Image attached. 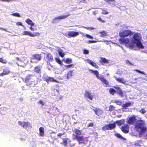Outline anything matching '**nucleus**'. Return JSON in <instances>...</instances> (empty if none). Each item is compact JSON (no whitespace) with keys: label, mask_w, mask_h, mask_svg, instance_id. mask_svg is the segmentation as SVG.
I'll return each instance as SVG.
<instances>
[{"label":"nucleus","mask_w":147,"mask_h":147,"mask_svg":"<svg viewBox=\"0 0 147 147\" xmlns=\"http://www.w3.org/2000/svg\"><path fill=\"white\" fill-rule=\"evenodd\" d=\"M26 22L28 25H30L33 22L32 20L29 19H27L25 21Z\"/></svg>","instance_id":"obj_33"},{"label":"nucleus","mask_w":147,"mask_h":147,"mask_svg":"<svg viewBox=\"0 0 147 147\" xmlns=\"http://www.w3.org/2000/svg\"><path fill=\"white\" fill-rule=\"evenodd\" d=\"M11 15L13 16H16V17H20V15L19 14V13H12Z\"/></svg>","instance_id":"obj_39"},{"label":"nucleus","mask_w":147,"mask_h":147,"mask_svg":"<svg viewBox=\"0 0 147 147\" xmlns=\"http://www.w3.org/2000/svg\"><path fill=\"white\" fill-rule=\"evenodd\" d=\"M142 36L140 34L138 33H134L130 39L127 38H120L119 39V42L131 50H136L135 43L141 40Z\"/></svg>","instance_id":"obj_1"},{"label":"nucleus","mask_w":147,"mask_h":147,"mask_svg":"<svg viewBox=\"0 0 147 147\" xmlns=\"http://www.w3.org/2000/svg\"><path fill=\"white\" fill-rule=\"evenodd\" d=\"M41 55L39 54H35L33 56L32 59L40 61L41 59Z\"/></svg>","instance_id":"obj_20"},{"label":"nucleus","mask_w":147,"mask_h":147,"mask_svg":"<svg viewBox=\"0 0 147 147\" xmlns=\"http://www.w3.org/2000/svg\"><path fill=\"white\" fill-rule=\"evenodd\" d=\"M23 35L29 36L31 37H34L36 36H39L40 35V34L38 32L32 33L30 32L24 31L23 32Z\"/></svg>","instance_id":"obj_8"},{"label":"nucleus","mask_w":147,"mask_h":147,"mask_svg":"<svg viewBox=\"0 0 147 147\" xmlns=\"http://www.w3.org/2000/svg\"><path fill=\"white\" fill-rule=\"evenodd\" d=\"M55 60L56 62L59 64H61V61L59 58H56Z\"/></svg>","instance_id":"obj_43"},{"label":"nucleus","mask_w":147,"mask_h":147,"mask_svg":"<svg viewBox=\"0 0 147 147\" xmlns=\"http://www.w3.org/2000/svg\"><path fill=\"white\" fill-rule=\"evenodd\" d=\"M38 103L41 104L42 106L44 105L45 104V102H44L42 100H40L39 101Z\"/></svg>","instance_id":"obj_48"},{"label":"nucleus","mask_w":147,"mask_h":147,"mask_svg":"<svg viewBox=\"0 0 147 147\" xmlns=\"http://www.w3.org/2000/svg\"><path fill=\"white\" fill-rule=\"evenodd\" d=\"M73 71H69L67 75V79H69L72 76V74Z\"/></svg>","instance_id":"obj_29"},{"label":"nucleus","mask_w":147,"mask_h":147,"mask_svg":"<svg viewBox=\"0 0 147 147\" xmlns=\"http://www.w3.org/2000/svg\"><path fill=\"white\" fill-rule=\"evenodd\" d=\"M75 136L76 137V139L79 142V144L83 143L84 141V139L83 138V136H80L77 135H75Z\"/></svg>","instance_id":"obj_13"},{"label":"nucleus","mask_w":147,"mask_h":147,"mask_svg":"<svg viewBox=\"0 0 147 147\" xmlns=\"http://www.w3.org/2000/svg\"><path fill=\"white\" fill-rule=\"evenodd\" d=\"M86 61L95 68H98V66L95 63L93 62L92 60L89 59H87L86 60Z\"/></svg>","instance_id":"obj_18"},{"label":"nucleus","mask_w":147,"mask_h":147,"mask_svg":"<svg viewBox=\"0 0 147 147\" xmlns=\"http://www.w3.org/2000/svg\"><path fill=\"white\" fill-rule=\"evenodd\" d=\"M96 42V41H94V40H93V41H91V40H89L88 42V43H95Z\"/></svg>","instance_id":"obj_52"},{"label":"nucleus","mask_w":147,"mask_h":147,"mask_svg":"<svg viewBox=\"0 0 147 147\" xmlns=\"http://www.w3.org/2000/svg\"><path fill=\"white\" fill-rule=\"evenodd\" d=\"M142 78V79H143L145 80H147L146 79H145V78Z\"/></svg>","instance_id":"obj_63"},{"label":"nucleus","mask_w":147,"mask_h":147,"mask_svg":"<svg viewBox=\"0 0 147 147\" xmlns=\"http://www.w3.org/2000/svg\"><path fill=\"white\" fill-rule=\"evenodd\" d=\"M10 71L7 68H6L3 69V72L0 74V76H3L6 75L10 73Z\"/></svg>","instance_id":"obj_17"},{"label":"nucleus","mask_w":147,"mask_h":147,"mask_svg":"<svg viewBox=\"0 0 147 147\" xmlns=\"http://www.w3.org/2000/svg\"><path fill=\"white\" fill-rule=\"evenodd\" d=\"M126 63L127 64H128V63H129V64H130L131 65H133L132 63H131L128 61H127Z\"/></svg>","instance_id":"obj_60"},{"label":"nucleus","mask_w":147,"mask_h":147,"mask_svg":"<svg viewBox=\"0 0 147 147\" xmlns=\"http://www.w3.org/2000/svg\"><path fill=\"white\" fill-rule=\"evenodd\" d=\"M115 136L118 138L121 139H122L123 138V137L120 134L118 133H115Z\"/></svg>","instance_id":"obj_35"},{"label":"nucleus","mask_w":147,"mask_h":147,"mask_svg":"<svg viewBox=\"0 0 147 147\" xmlns=\"http://www.w3.org/2000/svg\"><path fill=\"white\" fill-rule=\"evenodd\" d=\"M144 125V121L141 120H138L135 124V128L140 136L145 137L147 138V131Z\"/></svg>","instance_id":"obj_2"},{"label":"nucleus","mask_w":147,"mask_h":147,"mask_svg":"<svg viewBox=\"0 0 147 147\" xmlns=\"http://www.w3.org/2000/svg\"><path fill=\"white\" fill-rule=\"evenodd\" d=\"M131 32L130 30H125L120 32L119 33V36L121 37H126L129 36H130L131 34Z\"/></svg>","instance_id":"obj_7"},{"label":"nucleus","mask_w":147,"mask_h":147,"mask_svg":"<svg viewBox=\"0 0 147 147\" xmlns=\"http://www.w3.org/2000/svg\"><path fill=\"white\" fill-rule=\"evenodd\" d=\"M63 144L64 146H66L67 145V142L69 143L70 142V140L68 138H65L63 139Z\"/></svg>","instance_id":"obj_23"},{"label":"nucleus","mask_w":147,"mask_h":147,"mask_svg":"<svg viewBox=\"0 0 147 147\" xmlns=\"http://www.w3.org/2000/svg\"><path fill=\"white\" fill-rule=\"evenodd\" d=\"M124 120H121L119 121H117L115 123L118 124L119 125H121L122 124H124Z\"/></svg>","instance_id":"obj_25"},{"label":"nucleus","mask_w":147,"mask_h":147,"mask_svg":"<svg viewBox=\"0 0 147 147\" xmlns=\"http://www.w3.org/2000/svg\"><path fill=\"white\" fill-rule=\"evenodd\" d=\"M79 34L78 32L74 31H69L67 33H65L64 35L66 37L69 38L74 37L78 36Z\"/></svg>","instance_id":"obj_6"},{"label":"nucleus","mask_w":147,"mask_h":147,"mask_svg":"<svg viewBox=\"0 0 147 147\" xmlns=\"http://www.w3.org/2000/svg\"><path fill=\"white\" fill-rule=\"evenodd\" d=\"M100 61L102 63H108V60L105 58L101 57Z\"/></svg>","instance_id":"obj_24"},{"label":"nucleus","mask_w":147,"mask_h":147,"mask_svg":"<svg viewBox=\"0 0 147 147\" xmlns=\"http://www.w3.org/2000/svg\"><path fill=\"white\" fill-rule=\"evenodd\" d=\"M35 71L37 72H39L40 71V68L39 67H37L35 68Z\"/></svg>","instance_id":"obj_42"},{"label":"nucleus","mask_w":147,"mask_h":147,"mask_svg":"<svg viewBox=\"0 0 147 147\" xmlns=\"http://www.w3.org/2000/svg\"><path fill=\"white\" fill-rule=\"evenodd\" d=\"M109 91L110 94H111L112 95H113L114 94V93L115 92V91L113 89H110L109 90Z\"/></svg>","instance_id":"obj_37"},{"label":"nucleus","mask_w":147,"mask_h":147,"mask_svg":"<svg viewBox=\"0 0 147 147\" xmlns=\"http://www.w3.org/2000/svg\"><path fill=\"white\" fill-rule=\"evenodd\" d=\"M74 131L76 134L77 135H80L81 134L80 130L76 129H75Z\"/></svg>","instance_id":"obj_31"},{"label":"nucleus","mask_w":147,"mask_h":147,"mask_svg":"<svg viewBox=\"0 0 147 147\" xmlns=\"http://www.w3.org/2000/svg\"><path fill=\"white\" fill-rule=\"evenodd\" d=\"M59 83H60L61 84H64V82H59Z\"/></svg>","instance_id":"obj_62"},{"label":"nucleus","mask_w":147,"mask_h":147,"mask_svg":"<svg viewBox=\"0 0 147 147\" xmlns=\"http://www.w3.org/2000/svg\"><path fill=\"white\" fill-rule=\"evenodd\" d=\"M26 81L28 85H30L34 82V80L32 79L30 76H28L26 79Z\"/></svg>","instance_id":"obj_10"},{"label":"nucleus","mask_w":147,"mask_h":147,"mask_svg":"<svg viewBox=\"0 0 147 147\" xmlns=\"http://www.w3.org/2000/svg\"><path fill=\"white\" fill-rule=\"evenodd\" d=\"M93 125V123H90L88 125V127H91Z\"/></svg>","instance_id":"obj_58"},{"label":"nucleus","mask_w":147,"mask_h":147,"mask_svg":"<svg viewBox=\"0 0 147 147\" xmlns=\"http://www.w3.org/2000/svg\"><path fill=\"white\" fill-rule=\"evenodd\" d=\"M16 25L18 26L20 25L22 26H24L22 25V23L20 22H18L16 23Z\"/></svg>","instance_id":"obj_49"},{"label":"nucleus","mask_w":147,"mask_h":147,"mask_svg":"<svg viewBox=\"0 0 147 147\" xmlns=\"http://www.w3.org/2000/svg\"><path fill=\"white\" fill-rule=\"evenodd\" d=\"M79 32V33H80L83 36H86V35H87V34L85 33H83V32Z\"/></svg>","instance_id":"obj_51"},{"label":"nucleus","mask_w":147,"mask_h":147,"mask_svg":"<svg viewBox=\"0 0 147 147\" xmlns=\"http://www.w3.org/2000/svg\"><path fill=\"white\" fill-rule=\"evenodd\" d=\"M80 2H83L84 3H85V0H81L80 1Z\"/></svg>","instance_id":"obj_59"},{"label":"nucleus","mask_w":147,"mask_h":147,"mask_svg":"<svg viewBox=\"0 0 147 147\" xmlns=\"http://www.w3.org/2000/svg\"><path fill=\"white\" fill-rule=\"evenodd\" d=\"M102 13L104 14H108V12L107 11L105 10L102 9Z\"/></svg>","instance_id":"obj_44"},{"label":"nucleus","mask_w":147,"mask_h":147,"mask_svg":"<svg viewBox=\"0 0 147 147\" xmlns=\"http://www.w3.org/2000/svg\"><path fill=\"white\" fill-rule=\"evenodd\" d=\"M134 71H137V72L140 73H141V74H145V73H144V72H142V71H141L138 69H135L134 70Z\"/></svg>","instance_id":"obj_45"},{"label":"nucleus","mask_w":147,"mask_h":147,"mask_svg":"<svg viewBox=\"0 0 147 147\" xmlns=\"http://www.w3.org/2000/svg\"><path fill=\"white\" fill-rule=\"evenodd\" d=\"M135 45L136 47H137L139 49H144V46L142 43L141 40L135 43Z\"/></svg>","instance_id":"obj_15"},{"label":"nucleus","mask_w":147,"mask_h":147,"mask_svg":"<svg viewBox=\"0 0 147 147\" xmlns=\"http://www.w3.org/2000/svg\"><path fill=\"white\" fill-rule=\"evenodd\" d=\"M86 97L88 98L90 100H92L93 97V95L89 91H86L85 94Z\"/></svg>","instance_id":"obj_16"},{"label":"nucleus","mask_w":147,"mask_h":147,"mask_svg":"<svg viewBox=\"0 0 147 147\" xmlns=\"http://www.w3.org/2000/svg\"><path fill=\"white\" fill-rule=\"evenodd\" d=\"M114 102L117 104L119 105H121L122 102L121 101H119L117 100L115 101V102Z\"/></svg>","instance_id":"obj_46"},{"label":"nucleus","mask_w":147,"mask_h":147,"mask_svg":"<svg viewBox=\"0 0 147 147\" xmlns=\"http://www.w3.org/2000/svg\"><path fill=\"white\" fill-rule=\"evenodd\" d=\"M133 103V102H127L124 104L123 106V107L124 108H126L127 107H128L129 106H130Z\"/></svg>","instance_id":"obj_27"},{"label":"nucleus","mask_w":147,"mask_h":147,"mask_svg":"<svg viewBox=\"0 0 147 147\" xmlns=\"http://www.w3.org/2000/svg\"><path fill=\"white\" fill-rule=\"evenodd\" d=\"M58 52L59 55L62 57H64L65 54L63 51L61 49H59L58 50Z\"/></svg>","instance_id":"obj_26"},{"label":"nucleus","mask_w":147,"mask_h":147,"mask_svg":"<svg viewBox=\"0 0 147 147\" xmlns=\"http://www.w3.org/2000/svg\"><path fill=\"white\" fill-rule=\"evenodd\" d=\"M72 65H65V66L67 68L70 67Z\"/></svg>","instance_id":"obj_54"},{"label":"nucleus","mask_w":147,"mask_h":147,"mask_svg":"<svg viewBox=\"0 0 147 147\" xmlns=\"http://www.w3.org/2000/svg\"><path fill=\"white\" fill-rule=\"evenodd\" d=\"M99 33L101 34L100 36L101 37H104L107 36V34L106 32L105 31L100 32H99Z\"/></svg>","instance_id":"obj_28"},{"label":"nucleus","mask_w":147,"mask_h":147,"mask_svg":"<svg viewBox=\"0 0 147 147\" xmlns=\"http://www.w3.org/2000/svg\"><path fill=\"white\" fill-rule=\"evenodd\" d=\"M90 72L96 75V77L100 80L102 82L105 84L108 85L109 82L103 77L100 76L98 72L97 71H94L92 69L90 70Z\"/></svg>","instance_id":"obj_3"},{"label":"nucleus","mask_w":147,"mask_h":147,"mask_svg":"<svg viewBox=\"0 0 147 147\" xmlns=\"http://www.w3.org/2000/svg\"><path fill=\"white\" fill-rule=\"evenodd\" d=\"M39 130L40 135L43 136L44 135V128L43 127H40L39 129Z\"/></svg>","instance_id":"obj_21"},{"label":"nucleus","mask_w":147,"mask_h":147,"mask_svg":"<svg viewBox=\"0 0 147 147\" xmlns=\"http://www.w3.org/2000/svg\"><path fill=\"white\" fill-rule=\"evenodd\" d=\"M16 59L17 60H18V61H21V60L19 58H18V57H16Z\"/></svg>","instance_id":"obj_61"},{"label":"nucleus","mask_w":147,"mask_h":147,"mask_svg":"<svg viewBox=\"0 0 147 147\" xmlns=\"http://www.w3.org/2000/svg\"><path fill=\"white\" fill-rule=\"evenodd\" d=\"M70 14H68L66 15H62L55 17L52 21L53 23H55L58 22V21L61 20L65 19L69 16Z\"/></svg>","instance_id":"obj_5"},{"label":"nucleus","mask_w":147,"mask_h":147,"mask_svg":"<svg viewBox=\"0 0 147 147\" xmlns=\"http://www.w3.org/2000/svg\"><path fill=\"white\" fill-rule=\"evenodd\" d=\"M63 134L64 133H59L57 134V135L58 136H60L63 135Z\"/></svg>","instance_id":"obj_57"},{"label":"nucleus","mask_w":147,"mask_h":147,"mask_svg":"<svg viewBox=\"0 0 147 147\" xmlns=\"http://www.w3.org/2000/svg\"><path fill=\"white\" fill-rule=\"evenodd\" d=\"M115 107L112 105L110 106L109 107V110L110 111H112L115 109Z\"/></svg>","instance_id":"obj_40"},{"label":"nucleus","mask_w":147,"mask_h":147,"mask_svg":"<svg viewBox=\"0 0 147 147\" xmlns=\"http://www.w3.org/2000/svg\"><path fill=\"white\" fill-rule=\"evenodd\" d=\"M48 81H49L50 82H59L56 80L54 79V78H53L49 77L47 80Z\"/></svg>","instance_id":"obj_30"},{"label":"nucleus","mask_w":147,"mask_h":147,"mask_svg":"<svg viewBox=\"0 0 147 147\" xmlns=\"http://www.w3.org/2000/svg\"><path fill=\"white\" fill-rule=\"evenodd\" d=\"M129 127L128 125H125L121 127V129L123 132L125 133H127L129 132Z\"/></svg>","instance_id":"obj_11"},{"label":"nucleus","mask_w":147,"mask_h":147,"mask_svg":"<svg viewBox=\"0 0 147 147\" xmlns=\"http://www.w3.org/2000/svg\"><path fill=\"white\" fill-rule=\"evenodd\" d=\"M0 28L1 29H2L3 30H5V31H6V30L5 29H4L2 28Z\"/></svg>","instance_id":"obj_64"},{"label":"nucleus","mask_w":147,"mask_h":147,"mask_svg":"<svg viewBox=\"0 0 147 147\" xmlns=\"http://www.w3.org/2000/svg\"><path fill=\"white\" fill-rule=\"evenodd\" d=\"M116 126L115 123L113 124H109L106 125L102 127V129L104 130L111 129H114Z\"/></svg>","instance_id":"obj_9"},{"label":"nucleus","mask_w":147,"mask_h":147,"mask_svg":"<svg viewBox=\"0 0 147 147\" xmlns=\"http://www.w3.org/2000/svg\"><path fill=\"white\" fill-rule=\"evenodd\" d=\"M30 30L32 31H33L35 30V29L32 27H30Z\"/></svg>","instance_id":"obj_55"},{"label":"nucleus","mask_w":147,"mask_h":147,"mask_svg":"<svg viewBox=\"0 0 147 147\" xmlns=\"http://www.w3.org/2000/svg\"><path fill=\"white\" fill-rule=\"evenodd\" d=\"M87 38H90V39H93V37L92 36L88 35V34H87V35H86V36Z\"/></svg>","instance_id":"obj_50"},{"label":"nucleus","mask_w":147,"mask_h":147,"mask_svg":"<svg viewBox=\"0 0 147 147\" xmlns=\"http://www.w3.org/2000/svg\"><path fill=\"white\" fill-rule=\"evenodd\" d=\"M76 26H78L79 28L83 27V28H86L87 29H91V30H93V29H94V28H92V27H88H88H84L83 26H79L77 25H76Z\"/></svg>","instance_id":"obj_34"},{"label":"nucleus","mask_w":147,"mask_h":147,"mask_svg":"<svg viewBox=\"0 0 147 147\" xmlns=\"http://www.w3.org/2000/svg\"><path fill=\"white\" fill-rule=\"evenodd\" d=\"M96 114L98 116H99L103 113V111L102 110L97 109H95L94 110Z\"/></svg>","instance_id":"obj_22"},{"label":"nucleus","mask_w":147,"mask_h":147,"mask_svg":"<svg viewBox=\"0 0 147 147\" xmlns=\"http://www.w3.org/2000/svg\"><path fill=\"white\" fill-rule=\"evenodd\" d=\"M18 124L21 126L27 129H30L32 127V124L28 122L19 121L18 122Z\"/></svg>","instance_id":"obj_4"},{"label":"nucleus","mask_w":147,"mask_h":147,"mask_svg":"<svg viewBox=\"0 0 147 147\" xmlns=\"http://www.w3.org/2000/svg\"><path fill=\"white\" fill-rule=\"evenodd\" d=\"M89 53L88 51L86 49H84V54H88Z\"/></svg>","instance_id":"obj_47"},{"label":"nucleus","mask_w":147,"mask_h":147,"mask_svg":"<svg viewBox=\"0 0 147 147\" xmlns=\"http://www.w3.org/2000/svg\"><path fill=\"white\" fill-rule=\"evenodd\" d=\"M116 89L117 90L118 93L121 96H122V94H123V93L122 90H121L120 88L119 87H117Z\"/></svg>","instance_id":"obj_32"},{"label":"nucleus","mask_w":147,"mask_h":147,"mask_svg":"<svg viewBox=\"0 0 147 147\" xmlns=\"http://www.w3.org/2000/svg\"><path fill=\"white\" fill-rule=\"evenodd\" d=\"M46 57L47 62H52L54 61L53 56L51 53H47V55Z\"/></svg>","instance_id":"obj_12"},{"label":"nucleus","mask_w":147,"mask_h":147,"mask_svg":"<svg viewBox=\"0 0 147 147\" xmlns=\"http://www.w3.org/2000/svg\"><path fill=\"white\" fill-rule=\"evenodd\" d=\"M136 121V118L135 117H130L128 120V123L132 124Z\"/></svg>","instance_id":"obj_19"},{"label":"nucleus","mask_w":147,"mask_h":147,"mask_svg":"<svg viewBox=\"0 0 147 147\" xmlns=\"http://www.w3.org/2000/svg\"><path fill=\"white\" fill-rule=\"evenodd\" d=\"M72 59L70 58H67L66 59L65 63H70L71 62Z\"/></svg>","instance_id":"obj_36"},{"label":"nucleus","mask_w":147,"mask_h":147,"mask_svg":"<svg viewBox=\"0 0 147 147\" xmlns=\"http://www.w3.org/2000/svg\"><path fill=\"white\" fill-rule=\"evenodd\" d=\"M0 62L4 63H7V61L5 59H4L2 58H0Z\"/></svg>","instance_id":"obj_38"},{"label":"nucleus","mask_w":147,"mask_h":147,"mask_svg":"<svg viewBox=\"0 0 147 147\" xmlns=\"http://www.w3.org/2000/svg\"><path fill=\"white\" fill-rule=\"evenodd\" d=\"M105 1L109 3V2H113L114 1V0H104Z\"/></svg>","instance_id":"obj_53"},{"label":"nucleus","mask_w":147,"mask_h":147,"mask_svg":"<svg viewBox=\"0 0 147 147\" xmlns=\"http://www.w3.org/2000/svg\"><path fill=\"white\" fill-rule=\"evenodd\" d=\"M115 80L118 82L122 83L124 85H126V81L125 80L122 78H118L115 76L114 77Z\"/></svg>","instance_id":"obj_14"},{"label":"nucleus","mask_w":147,"mask_h":147,"mask_svg":"<svg viewBox=\"0 0 147 147\" xmlns=\"http://www.w3.org/2000/svg\"><path fill=\"white\" fill-rule=\"evenodd\" d=\"M140 112L142 114H144L146 112V111L144 109H142L141 110H140Z\"/></svg>","instance_id":"obj_41"},{"label":"nucleus","mask_w":147,"mask_h":147,"mask_svg":"<svg viewBox=\"0 0 147 147\" xmlns=\"http://www.w3.org/2000/svg\"><path fill=\"white\" fill-rule=\"evenodd\" d=\"M29 25L30 26V27H32V26H34V23L33 22L31 24H30V25Z\"/></svg>","instance_id":"obj_56"}]
</instances>
